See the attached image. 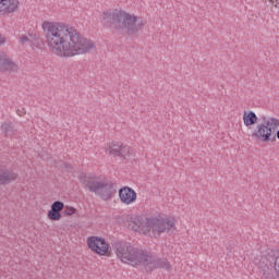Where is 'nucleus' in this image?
Masks as SVG:
<instances>
[{
  "label": "nucleus",
  "mask_w": 279,
  "mask_h": 279,
  "mask_svg": "<svg viewBox=\"0 0 279 279\" xmlns=\"http://www.w3.org/2000/svg\"><path fill=\"white\" fill-rule=\"evenodd\" d=\"M104 20L109 23L113 29H125L129 36H136L143 27H145V21L142 17L126 13L125 11H105L102 13Z\"/></svg>",
  "instance_id": "20e7f679"
},
{
  "label": "nucleus",
  "mask_w": 279,
  "mask_h": 279,
  "mask_svg": "<svg viewBox=\"0 0 279 279\" xmlns=\"http://www.w3.org/2000/svg\"><path fill=\"white\" fill-rule=\"evenodd\" d=\"M16 112L19 117H24V114H26L27 111L25 110V108H21V109H17Z\"/></svg>",
  "instance_id": "aec40b11"
},
{
  "label": "nucleus",
  "mask_w": 279,
  "mask_h": 279,
  "mask_svg": "<svg viewBox=\"0 0 279 279\" xmlns=\"http://www.w3.org/2000/svg\"><path fill=\"white\" fill-rule=\"evenodd\" d=\"M1 130L4 133V136H14L16 133V128H14V124L12 122H3L1 124Z\"/></svg>",
  "instance_id": "2eb2a0df"
},
{
  "label": "nucleus",
  "mask_w": 279,
  "mask_h": 279,
  "mask_svg": "<svg viewBox=\"0 0 279 279\" xmlns=\"http://www.w3.org/2000/svg\"><path fill=\"white\" fill-rule=\"evenodd\" d=\"M19 174L8 168L0 169V185L8 186V184H12V182L16 181Z\"/></svg>",
  "instance_id": "f8f14e48"
},
{
  "label": "nucleus",
  "mask_w": 279,
  "mask_h": 279,
  "mask_svg": "<svg viewBox=\"0 0 279 279\" xmlns=\"http://www.w3.org/2000/svg\"><path fill=\"white\" fill-rule=\"evenodd\" d=\"M114 251L122 263L132 267H148L149 271L154 269H171V264L167 258H155L146 251L132 246L128 242H116Z\"/></svg>",
  "instance_id": "f03ea898"
},
{
  "label": "nucleus",
  "mask_w": 279,
  "mask_h": 279,
  "mask_svg": "<svg viewBox=\"0 0 279 279\" xmlns=\"http://www.w3.org/2000/svg\"><path fill=\"white\" fill-rule=\"evenodd\" d=\"M109 155L110 156H118L125 160V158H130V146H123L121 142H112L108 145Z\"/></svg>",
  "instance_id": "1a4fd4ad"
},
{
  "label": "nucleus",
  "mask_w": 279,
  "mask_h": 279,
  "mask_svg": "<svg viewBox=\"0 0 279 279\" xmlns=\"http://www.w3.org/2000/svg\"><path fill=\"white\" fill-rule=\"evenodd\" d=\"M5 43V37L0 33V47Z\"/></svg>",
  "instance_id": "412c9836"
},
{
  "label": "nucleus",
  "mask_w": 279,
  "mask_h": 279,
  "mask_svg": "<svg viewBox=\"0 0 279 279\" xmlns=\"http://www.w3.org/2000/svg\"><path fill=\"white\" fill-rule=\"evenodd\" d=\"M75 213H77V209H75V207H66L63 210V215H65L66 217H71L72 215H75Z\"/></svg>",
  "instance_id": "a211bd4d"
},
{
  "label": "nucleus",
  "mask_w": 279,
  "mask_h": 279,
  "mask_svg": "<svg viewBox=\"0 0 279 279\" xmlns=\"http://www.w3.org/2000/svg\"><path fill=\"white\" fill-rule=\"evenodd\" d=\"M120 202L122 204H125L126 206H130V204H134L136 202V191L130 186H123L118 192Z\"/></svg>",
  "instance_id": "9b49d317"
},
{
  "label": "nucleus",
  "mask_w": 279,
  "mask_h": 279,
  "mask_svg": "<svg viewBox=\"0 0 279 279\" xmlns=\"http://www.w3.org/2000/svg\"><path fill=\"white\" fill-rule=\"evenodd\" d=\"M0 73H19V64L5 53H0Z\"/></svg>",
  "instance_id": "9d476101"
},
{
  "label": "nucleus",
  "mask_w": 279,
  "mask_h": 279,
  "mask_svg": "<svg viewBox=\"0 0 279 279\" xmlns=\"http://www.w3.org/2000/svg\"><path fill=\"white\" fill-rule=\"evenodd\" d=\"M20 43H21V45H25L26 43H29V37H27V35H23L20 38Z\"/></svg>",
  "instance_id": "6ab92c4d"
},
{
  "label": "nucleus",
  "mask_w": 279,
  "mask_h": 279,
  "mask_svg": "<svg viewBox=\"0 0 279 279\" xmlns=\"http://www.w3.org/2000/svg\"><path fill=\"white\" fill-rule=\"evenodd\" d=\"M243 123L246 128H250V125H256V123H258V117L254 111H244Z\"/></svg>",
  "instance_id": "4468645a"
},
{
  "label": "nucleus",
  "mask_w": 279,
  "mask_h": 279,
  "mask_svg": "<svg viewBox=\"0 0 279 279\" xmlns=\"http://www.w3.org/2000/svg\"><path fill=\"white\" fill-rule=\"evenodd\" d=\"M48 219H50V221H60V219H62V214L56 209H50L48 211Z\"/></svg>",
  "instance_id": "dca6fc26"
},
{
  "label": "nucleus",
  "mask_w": 279,
  "mask_h": 279,
  "mask_svg": "<svg viewBox=\"0 0 279 279\" xmlns=\"http://www.w3.org/2000/svg\"><path fill=\"white\" fill-rule=\"evenodd\" d=\"M271 3H274V0H270Z\"/></svg>",
  "instance_id": "5701e85b"
},
{
  "label": "nucleus",
  "mask_w": 279,
  "mask_h": 279,
  "mask_svg": "<svg viewBox=\"0 0 279 279\" xmlns=\"http://www.w3.org/2000/svg\"><path fill=\"white\" fill-rule=\"evenodd\" d=\"M71 168H72L71 165L65 163V169H71Z\"/></svg>",
  "instance_id": "4be33fe9"
},
{
  "label": "nucleus",
  "mask_w": 279,
  "mask_h": 279,
  "mask_svg": "<svg viewBox=\"0 0 279 279\" xmlns=\"http://www.w3.org/2000/svg\"><path fill=\"white\" fill-rule=\"evenodd\" d=\"M259 272L266 279H274V274L279 278V252L268 255L265 262L259 263Z\"/></svg>",
  "instance_id": "0eeeda50"
},
{
  "label": "nucleus",
  "mask_w": 279,
  "mask_h": 279,
  "mask_svg": "<svg viewBox=\"0 0 279 279\" xmlns=\"http://www.w3.org/2000/svg\"><path fill=\"white\" fill-rule=\"evenodd\" d=\"M87 245L94 254L98 256H106L110 252V244L106 242V239L99 236H90L87 239Z\"/></svg>",
  "instance_id": "6e6552de"
},
{
  "label": "nucleus",
  "mask_w": 279,
  "mask_h": 279,
  "mask_svg": "<svg viewBox=\"0 0 279 279\" xmlns=\"http://www.w3.org/2000/svg\"><path fill=\"white\" fill-rule=\"evenodd\" d=\"M78 181L86 186L90 193H95L100 199H104V202L112 199V196L117 193V185H114V183L97 181L94 178L86 175V173H81L78 175Z\"/></svg>",
  "instance_id": "39448f33"
},
{
  "label": "nucleus",
  "mask_w": 279,
  "mask_h": 279,
  "mask_svg": "<svg viewBox=\"0 0 279 279\" xmlns=\"http://www.w3.org/2000/svg\"><path fill=\"white\" fill-rule=\"evenodd\" d=\"M43 29L52 53L56 56L73 58L90 53L95 49L93 40L83 37L75 28L60 23L44 22Z\"/></svg>",
  "instance_id": "f257e3e1"
},
{
  "label": "nucleus",
  "mask_w": 279,
  "mask_h": 279,
  "mask_svg": "<svg viewBox=\"0 0 279 279\" xmlns=\"http://www.w3.org/2000/svg\"><path fill=\"white\" fill-rule=\"evenodd\" d=\"M19 0H0V14H12L19 10Z\"/></svg>",
  "instance_id": "ddd939ff"
},
{
  "label": "nucleus",
  "mask_w": 279,
  "mask_h": 279,
  "mask_svg": "<svg viewBox=\"0 0 279 279\" xmlns=\"http://www.w3.org/2000/svg\"><path fill=\"white\" fill-rule=\"evenodd\" d=\"M126 226L134 232H142L146 236H160L163 232H171L175 228V222L160 218H146L141 216L130 217L126 219Z\"/></svg>",
  "instance_id": "7ed1b4c3"
},
{
  "label": "nucleus",
  "mask_w": 279,
  "mask_h": 279,
  "mask_svg": "<svg viewBox=\"0 0 279 279\" xmlns=\"http://www.w3.org/2000/svg\"><path fill=\"white\" fill-rule=\"evenodd\" d=\"M50 209L62 213V210H64V203H62L61 201H56L52 203Z\"/></svg>",
  "instance_id": "f3484780"
},
{
  "label": "nucleus",
  "mask_w": 279,
  "mask_h": 279,
  "mask_svg": "<svg viewBox=\"0 0 279 279\" xmlns=\"http://www.w3.org/2000/svg\"><path fill=\"white\" fill-rule=\"evenodd\" d=\"M263 123L256 125L255 131L252 133V137L262 143L276 142V130L279 128V119L262 117Z\"/></svg>",
  "instance_id": "423d86ee"
}]
</instances>
